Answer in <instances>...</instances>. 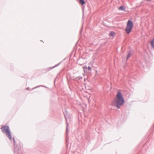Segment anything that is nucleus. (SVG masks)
Wrapping results in <instances>:
<instances>
[{
    "instance_id": "obj_10",
    "label": "nucleus",
    "mask_w": 154,
    "mask_h": 154,
    "mask_svg": "<svg viewBox=\"0 0 154 154\" xmlns=\"http://www.w3.org/2000/svg\"><path fill=\"white\" fill-rule=\"evenodd\" d=\"M88 69L89 70H91V68L90 66H88Z\"/></svg>"
},
{
    "instance_id": "obj_1",
    "label": "nucleus",
    "mask_w": 154,
    "mask_h": 154,
    "mask_svg": "<svg viewBox=\"0 0 154 154\" xmlns=\"http://www.w3.org/2000/svg\"><path fill=\"white\" fill-rule=\"evenodd\" d=\"M124 98L122 93L119 91L117 92L116 97L112 103L113 106H115L118 108H119L121 106L125 103Z\"/></svg>"
},
{
    "instance_id": "obj_3",
    "label": "nucleus",
    "mask_w": 154,
    "mask_h": 154,
    "mask_svg": "<svg viewBox=\"0 0 154 154\" xmlns=\"http://www.w3.org/2000/svg\"><path fill=\"white\" fill-rule=\"evenodd\" d=\"M1 129L2 131L4 132H5L6 135L8 138L10 140L11 139V137L10 134V132L9 131V129L8 126H4L2 127Z\"/></svg>"
},
{
    "instance_id": "obj_4",
    "label": "nucleus",
    "mask_w": 154,
    "mask_h": 154,
    "mask_svg": "<svg viewBox=\"0 0 154 154\" xmlns=\"http://www.w3.org/2000/svg\"><path fill=\"white\" fill-rule=\"evenodd\" d=\"M116 34V33L113 32H111L109 34V36L110 37H114V35Z\"/></svg>"
},
{
    "instance_id": "obj_6",
    "label": "nucleus",
    "mask_w": 154,
    "mask_h": 154,
    "mask_svg": "<svg viewBox=\"0 0 154 154\" xmlns=\"http://www.w3.org/2000/svg\"><path fill=\"white\" fill-rule=\"evenodd\" d=\"M151 45L154 49V38L151 42Z\"/></svg>"
},
{
    "instance_id": "obj_9",
    "label": "nucleus",
    "mask_w": 154,
    "mask_h": 154,
    "mask_svg": "<svg viewBox=\"0 0 154 154\" xmlns=\"http://www.w3.org/2000/svg\"><path fill=\"white\" fill-rule=\"evenodd\" d=\"M131 56V54L130 53H129L128 54L127 56V59H128Z\"/></svg>"
},
{
    "instance_id": "obj_5",
    "label": "nucleus",
    "mask_w": 154,
    "mask_h": 154,
    "mask_svg": "<svg viewBox=\"0 0 154 154\" xmlns=\"http://www.w3.org/2000/svg\"><path fill=\"white\" fill-rule=\"evenodd\" d=\"M79 3L82 5H83L85 3V1L83 0H80Z\"/></svg>"
},
{
    "instance_id": "obj_2",
    "label": "nucleus",
    "mask_w": 154,
    "mask_h": 154,
    "mask_svg": "<svg viewBox=\"0 0 154 154\" xmlns=\"http://www.w3.org/2000/svg\"><path fill=\"white\" fill-rule=\"evenodd\" d=\"M133 23L131 20H128L127 24L126 27L125 29V31L127 34L129 33L133 27Z\"/></svg>"
},
{
    "instance_id": "obj_8",
    "label": "nucleus",
    "mask_w": 154,
    "mask_h": 154,
    "mask_svg": "<svg viewBox=\"0 0 154 154\" xmlns=\"http://www.w3.org/2000/svg\"><path fill=\"white\" fill-rule=\"evenodd\" d=\"M84 94L85 96L86 97H88L90 96V94L89 93H88L86 92H85L84 93Z\"/></svg>"
},
{
    "instance_id": "obj_7",
    "label": "nucleus",
    "mask_w": 154,
    "mask_h": 154,
    "mask_svg": "<svg viewBox=\"0 0 154 154\" xmlns=\"http://www.w3.org/2000/svg\"><path fill=\"white\" fill-rule=\"evenodd\" d=\"M118 9L120 10H123L125 9V8L124 6H121Z\"/></svg>"
}]
</instances>
